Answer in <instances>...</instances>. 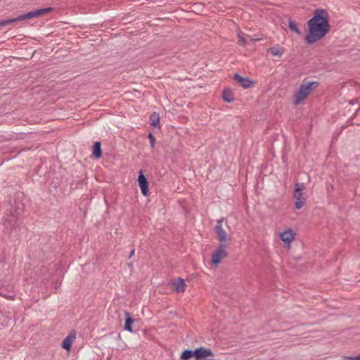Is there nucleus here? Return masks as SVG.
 I'll return each mask as SVG.
<instances>
[{"instance_id": "nucleus-18", "label": "nucleus", "mask_w": 360, "mask_h": 360, "mask_svg": "<svg viewBox=\"0 0 360 360\" xmlns=\"http://www.w3.org/2000/svg\"><path fill=\"white\" fill-rule=\"evenodd\" d=\"M195 356V351L191 349H186L181 354V360H188L191 357Z\"/></svg>"}, {"instance_id": "nucleus-6", "label": "nucleus", "mask_w": 360, "mask_h": 360, "mask_svg": "<svg viewBox=\"0 0 360 360\" xmlns=\"http://www.w3.org/2000/svg\"><path fill=\"white\" fill-rule=\"evenodd\" d=\"M303 184H296L294 193V198L295 199V207L297 210L301 209L306 203V198L304 196L302 191L304 190Z\"/></svg>"}, {"instance_id": "nucleus-13", "label": "nucleus", "mask_w": 360, "mask_h": 360, "mask_svg": "<svg viewBox=\"0 0 360 360\" xmlns=\"http://www.w3.org/2000/svg\"><path fill=\"white\" fill-rule=\"evenodd\" d=\"M75 339V335L69 334L62 342V347L66 350H70L72 342Z\"/></svg>"}, {"instance_id": "nucleus-1", "label": "nucleus", "mask_w": 360, "mask_h": 360, "mask_svg": "<svg viewBox=\"0 0 360 360\" xmlns=\"http://www.w3.org/2000/svg\"><path fill=\"white\" fill-rule=\"evenodd\" d=\"M309 33L305 37L306 41L312 44L323 38L329 31L328 14L323 9H318L314 15L308 21Z\"/></svg>"}, {"instance_id": "nucleus-7", "label": "nucleus", "mask_w": 360, "mask_h": 360, "mask_svg": "<svg viewBox=\"0 0 360 360\" xmlns=\"http://www.w3.org/2000/svg\"><path fill=\"white\" fill-rule=\"evenodd\" d=\"M194 351L195 357L196 358V360H207L203 359V358L214 356V354L212 352V350L208 348L201 347L195 349Z\"/></svg>"}, {"instance_id": "nucleus-11", "label": "nucleus", "mask_w": 360, "mask_h": 360, "mask_svg": "<svg viewBox=\"0 0 360 360\" xmlns=\"http://www.w3.org/2000/svg\"><path fill=\"white\" fill-rule=\"evenodd\" d=\"M172 284L175 286L174 290L177 293H182L185 292L186 284L183 278H178L176 281L172 282Z\"/></svg>"}, {"instance_id": "nucleus-23", "label": "nucleus", "mask_w": 360, "mask_h": 360, "mask_svg": "<svg viewBox=\"0 0 360 360\" xmlns=\"http://www.w3.org/2000/svg\"><path fill=\"white\" fill-rule=\"evenodd\" d=\"M262 38H256V39H254L252 37H251L250 36H247V40L248 41H259L261 40Z\"/></svg>"}, {"instance_id": "nucleus-19", "label": "nucleus", "mask_w": 360, "mask_h": 360, "mask_svg": "<svg viewBox=\"0 0 360 360\" xmlns=\"http://www.w3.org/2000/svg\"><path fill=\"white\" fill-rule=\"evenodd\" d=\"M237 35L239 38V44L243 46H245L248 44L247 37H244V34L241 32V30H238Z\"/></svg>"}, {"instance_id": "nucleus-5", "label": "nucleus", "mask_w": 360, "mask_h": 360, "mask_svg": "<svg viewBox=\"0 0 360 360\" xmlns=\"http://www.w3.org/2000/svg\"><path fill=\"white\" fill-rule=\"evenodd\" d=\"M229 247L227 245H219L212 255V263L213 264L218 266L221 262V260L228 256L226 248Z\"/></svg>"}, {"instance_id": "nucleus-14", "label": "nucleus", "mask_w": 360, "mask_h": 360, "mask_svg": "<svg viewBox=\"0 0 360 360\" xmlns=\"http://www.w3.org/2000/svg\"><path fill=\"white\" fill-rule=\"evenodd\" d=\"M93 155L99 159L102 156V150H101V143L99 141H96L94 143L93 146Z\"/></svg>"}, {"instance_id": "nucleus-8", "label": "nucleus", "mask_w": 360, "mask_h": 360, "mask_svg": "<svg viewBox=\"0 0 360 360\" xmlns=\"http://www.w3.org/2000/svg\"><path fill=\"white\" fill-rule=\"evenodd\" d=\"M138 182L142 194L146 196L148 193V181L146 177L144 176L142 170H141L139 172V175L138 176Z\"/></svg>"}, {"instance_id": "nucleus-20", "label": "nucleus", "mask_w": 360, "mask_h": 360, "mask_svg": "<svg viewBox=\"0 0 360 360\" xmlns=\"http://www.w3.org/2000/svg\"><path fill=\"white\" fill-rule=\"evenodd\" d=\"M289 28L291 30L294 31L295 32H296V33H297L299 34H300V31L297 24L295 22L292 21V20L289 21Z\"/></svg>"}, {"instance_id": "nucleus-3", "label": "nucleus", "mask_w": 360, "mask_h": 360, "mask_svg": "<svg viewBox=\"0 0 360 360\" xmlns=\"http://www.w3.org/2000/svg\"><path fill=\"white\" fill-rule=\"evenodd\" d=\"M319 85L317 82H311L306 84H302L297 92L294 95L293 103L295 105L300 104L304 101L308 95Z\"/></svg>"}, {"instance_id": "nucleus-4", "label": "nucleus", "mask_w": 360, "mask_h": 360, "mask_svg": "<svg viewBox=\"0 0 360 360\" xmlns=\"http://www.w3.org/2000/svg\"><path fill=\"white\" fill-rule=\"evenodd\" d=\"M224 219L217 220L214 227L215 233L220 244L230 245L231 237L227 234L226 231L222 228V222Z\"/></svg>"}, {"instance_id": "nucleus-12", "label": "nucleus", "mask_w": 360, "mask_h": 360, "mask_svg": "<svg viewBox=\"0 0 360 360\" xmlns=\"http://www.w3.org/2000/svg\"><path fill=\"white\" fill-rule=\"evenodd\" d=\"M268 52L271 53L272 56H276L278 58H281L283 55L285 50L283 47L279 45H276L269 48L267 50Z\"/></svg>"}, {"instance_id": "nucleus-16", "label": "nucleus", "mask_w": 360, "mask_h": 360, "mask_svg": "<svg viewBox=\"0 0 360 360\" xmlns=\"http://www.w3.org/2000/svg\"><path fill=\"white\" fill-rule=\"evenodd\" d=\"M222 98L227 103H231L233 101V94L231 89H227L222 92Z\"/></svg>"}, {"instance_id": "nucleus-24", "label": "nucleus", "mask_w": 360, "mask_h": 360, "mask_svg": "<svg viewBox=\"0 0 360 360\" xmlns=\"http://www.w3.org/2000/svg\"><path fill=\"white\" fill-rule=\"evenodd\" d=\"M134 252H135V250H132L131 251L130 254H129V258L132 257L134 256Z\"/></svg>"}, {"instance_id": "nucleus-15", "label": "nucleus", "mask_w": 360, "mask_h": 360, "mask_svg": "<svg viewBox=\"0 0 360 360\" xmlns=\"http://www.w3.org/2000/svg\"><path fill=\"white\" fill-rule=\"evenodd\" d=\"M125 316L124 330L132 332L133 329L131 325L134 323V320L130 316V314L129 312H125Z\"/></svg>"}, {"instance_id": "nucleus-9", "label": "nucleus", "mask_w": 360, "mask_h": 360, "mask_svg": "<svg viewBox=\"0 0 360 360\" xmlns=\"http://www.w3.org/2000/svg\"><path fill=\"white\" fill-rule=\"evenodd\" d=\"M233 79L238 82L241 86L245 89L249 88L253 84V82L251 81L248 77H243L238 74H236L233 77Z\"/></svg>"}, {"instance_id": "nucleus-10", "label": "nucleus", "mask_w": 360, "mask_h": 360, "mask_svg": "<svg viewBox=\"0 0 360 360\" xmlns=\"http://www.w3.org/2000/svg\"><path fill=\"white\" fill-rule=\"evenodd\" d=\"M281 239L285 243H291L295 238V233L292 230L288 229L280 234Z\"/></svg>"}, {"instance_id": "nucleus-22", "label": "nucleus", "mask_w": 360, "mask_h": 360, "mask_svg": "<svg viewBox=\"0 0 360 360\" xmlns=\"http://www.w3.org/2000/svg\"><path fill=\"white\" fill-rule=\"evenodd\" d=\"M342 360H360V354L356 356H344Z\"/></svg>"}, {"instance_id": "nucleus-17", "label": "nucleus", "mask_w": 360, "mask_h": 360, "mask_svg": "<svg viewBox=\"0 0 360 360\" xmlns=\"http://www.w3.org/2000/svg\"><path fill=\"white\" fill-rule=\"evenodd\" d=\"M150 125L153 127H158L160 122V116L157 112H153L150 116Z\"/></svg>"}, {"instance_id": "nucleus-21", "label": "nucleus", "mask_w": 360, "mask_h": 360, "mask_svg": "<svg viewBox=\"0 0 360 360\" xmlns=\"http://www.w3.org/2000/svg\"><path fill=\"white\" fill-rule=\"evenodd\" d=\"M148 136V139L150 142L151 148H154L155 145V139L154 136L151 133H149Z\"/></svg>"}, {"instance_id": "nucleus-2", "label": "nucleus", "mask_w": 360, "mask_h": 360, "mask_svg": "<svg viewBox=\"0 0 360 360\" xmlns=\"http://www.w3.org/2000/svg\"><path fill=\"white\" fill-rule=\"evenodd\" d=\"M52 10H53V8L48 7V8H40V9L32 11L27 12V13H25L23 15H20L18 16L17 18L0 21V27L8 25L13 22L25 20L32 18H37V17L41 16L42 15L46 14V13L51 12Z\"/></svg>"}]
</instances>
